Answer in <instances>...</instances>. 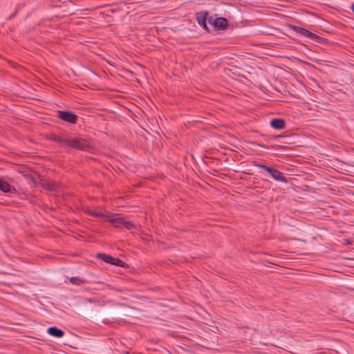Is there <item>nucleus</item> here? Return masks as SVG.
I'll return each instance as SVG.
<instances>
[{
	"label": "nucleus",
	"instance_id": "obj_15",
	"mask_svg": "<svg viewBox=\"0 0 354 354\" xmlns=\"http://www.w3.org/2000/svg\"><path fill=\"white\" fill-rule=\"evenodd\" d=\"M46 188H47L48 189H50V190H53V185H50V184H48V185H47Z\"/></svg>",
	"mask_w": 354,
	"mask_h": 354
},
{
	"label": "nucleus",
	"instance_id": "obj_11",
	"mask_svg": "<svg viewBox=\"0 0 354 354\" xmlns=\"http://www.w3.org/2000/svg\"><path fill=\"white\" fill-rule=\"evenodd\" d=\"M97 257L102 259L103 261H104L106 263H112V261H113L114 258L112 257L111 256H109V255H106V254H97Z\"/></svg>",
	"mask_w": 354,
	"mask_h": 354
},
{
	"label": "nucleus",
	"instance_id": "obj_1",
	"mask_svg": "<svg viewBox=\"0 0 354 354\" xmlns=\"http://www.w3.org/2000/svg\"><path fill=\"white\" fill-rule=\"evenodd\" d=\"M109 222L113 223L115 227H120L124 226L128 230H132L136 227V225L131 221H124L121 217H115L114 216H106Z\"/></svg>",
	"mask_w": 354,
	"mask_h": 354
},
{
	"label": "nucleus",
	"instance_id": "obj_14",
	"mask_svg": "<svg viewBox=\"0 0 354 354\" xmlns=\"http://www.w3.org/2000/svg\"><path fill=\"white\" fill-rule=\"evenodd\" d=\"M69 280L70 282L73 284L80 285L82 283V280L77 277H71Z\"/></svg>",
	"mask_w": 354,
	"mask_h": 354
},
{
	"label": "nucleus",
	"instance_id": "obj_10",
	"mask_svg": "<svg viewBox=\"0 0 354 354\" xmlns=\"http://www.w3.org/2000/svg\"><path fill=\"white\" fill-rule=\"evenodd\" d=\"M300 33L304 35V36H306L307 37H309L310 39H315L317 38V37L313 34V32H310V31H308V30H306V29H301L300 30Z\"/></svg>",
	"mask_w": 354,
	"mask_h": 354
},
{
	"label": "nucleus",
	"instance_id": "obj_6",
	"mask_svg": "<svg viewBox=\"0 0 354 354\" xmlns=\"http://www.w3.org/2000/svg\"><path fill=\"white\" fill-rule=\"evenodd\" d=\"M0 190L3 192L12 193L15 191V188L10 185L7 182L0 178Z\"/></svg>",
	"mask_w": 354,
	"mask_h": 354
},
{
	"label": "nucleus",
	"instance_id": "obj_8",
	"mask_svg": "<svg viewBox=\"0 0 354 354\" xmlns=\"http://www.w3.org/2000/svg\"><path fill=\"white\" fill-rule=\"evenodd\" d=\"M48 333L56 337H62L64 335L63 330L57 328L56 327H50L48 328Z\"/></svg>",
	"mask_w": 354,
	"mask_h": 354
},
{
	"label": "nucleus",
	"instance_id": "obj_4",
	"mask_svg": "<svg viewBox=\"0 0 354 354\" xmlns=\"http://www.w3.org/2000/svg\"><path fill=\"white\" fill-rule=\"evenodd\" d=\"M58 116L62 120H64L71 123H75L77 120V116L69 111H59Z\"/></svg>",
	"mask_w": 354,
	"mask_h": 354
},
{
	"label": "nucleus",
	"instance_id": "obj_9",
	"mask_svg": "<svg viewBox=\"0 0 354 354\" xmlns=\"http://www.w3.org/2000/svg\"><path fill=\"white\" fill-rule=\"evenodd\" d=\"M89 213L95 216H99V217H102V218H104L105 221H109V220L107 219L106 218V216H113L111 213H109V214H103L102 213L97 211V210H90L89 211Z\"/></svg>",
	"mask_w": 354,
	"mask_h": 354
},
{
	"label": "nucleus",
	"instance_id": "obj_2",
	"mask_svg": "<svg viewBox=\"0 0 354 354\" xmlns=\"http://www.w3.org/2000/svg\"><path fill=\"white\" fill-rule=\"evenodd\" d=\"M64 147H71L80 149H88V145L83 140L76 139H64L60 141Z\"/></svg>",
	"mask_w": 354,
	"mask_h": 354
},
{
	"label": "nucleus",
	"instance_id": "obj_3",
	"mask_svg": "<svg viewBox=\"0 0 354 354\" xmlns=\"http://www.w3.org/2000/svg\"><path fill=\"white\" fill-rule=\"evenodd\" d=\"M260 167L262 169H263L265 171L268 172L272 176V177L274 179H275L276 180L281 181V182H286V178L284 177L283 174L281 171H279L277 169H272L271 167H267L266 165H261Z\"/></svg>",
	"mask_w": 354,
	"mask_h": 354
},
{
	"label": "nucleus",
	"instance_id": "obj_5",
	"mask_svg": "<svg viewBox=\"0 0 354 354\" xmlns=\"http://www.w3.org/2000/svg\"><path fill=\"white\" fill-rule=\"evenodd\" d=\"M209 23L212 26L220 28H225L227 24V21L225 18L214 17L209 19Z\"/></svg>",
	"mask_w": 354,
	"mask_h": 354
},
{
	"label": "nucleus",
	"instance_id": "obj_13",
	"mask_svg": "<svg viewBox=\"0 0 354 354\" xmlns=\"http://www.w3.org/2000/svg\"><path fill=\"white\" fill-rule=\"evenodd\" d=\"M197 20L200 26H203L204 28H207L206 27V23H205V18L203 16H198Z\"/></svg>",
	"mask_w": 354,
	"mask_h": 354
},
{
	"label": "nucleus",
	"instance_id": "obj_12",
	"mask_svg": "<svg viewBox=\"0 0 354 354\" xmlns=\"http://www.w3.org/2000/svg\"><path fill=\"white\" fill-rule=\"evenodd\" d=\"M112 265H115V266H120V267H125L126 266V263L124 262H123L122 260L118 259V258H114L113 261H112Z\"/></svg>",
	"mask_w": 354,
	"mask_h": 354
},
{
	"label": "nucleus",
	"instance_id": "obj_16",
	"mask_svg": "<svg viewBox=\"0 0 354 354\" xmlns=\"http://www.w3.org/2000/svg\"><path fill=\"white\" fill-rule=\"evenodd\" d=\"M352 10H353V12H354V4H353V6H352Z\"/></svg>",
	"mask_w": 354,
	"mask_h": 354
},
{
	"label": "nucleus",
	"instance_id": "obj_7",
	"mask_svg": "<svg viewBox=\"0 0 354 354\" xmlns=\"http://www.w3.org/2000/svg\"><path fill=\"white\" fill-rule=\"evenodd\" d=\"M270 125L276 129H283L285 128V122L282 119H274L270 122Z\"/></svg>",
	"mask_w": 354,
	"mask_h": 354
}]
</instances>
